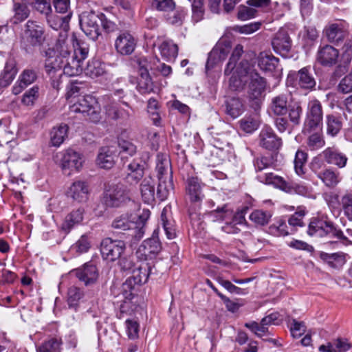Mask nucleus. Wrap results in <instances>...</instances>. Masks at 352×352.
<instances>
[{
  "instance_id": "nucleus-1",
  "label": "nucleus",
  "mask_w": 352,
  "mask_h": 352,
  "mask_svg": "<svg viewBox=\"0 0 352 352\" xmlns=\"http://www.w3.org/2000/svg\"><path fill=\"white\" fill-rule=\"evenodd\" d=\"M346 233L347 236L333 222L323 218H312L307 228V234L311 236L336 239V241L329 242L333 248H338L340 244L352 245V229H346Z\"/></svg>"
},
{
  "instance_id": "nucleus-42",
  "label": "nucleus",
  "mask_w": 352,
  "mask_h": 352,
  "mask_svg": "<svg viewBox=\"0 0 352 352\" xmlns=\"http://www.w3.org/2000/svg\"><path fill=\"white\" fill-rule=\"evenodd\" d=\"M142 197L145 203L150 204L155 199L154 182L151 177H146L140 184Z\"/></svg>"
},
{
  "instance_id": "nucleus-45",
  "label": "nucleus",
  "mask_w": 352,
  "mask_h": 352,
  "mask_svg": "<svg viewBox=\"0 0 352 352\" xmlns=\"http://www.w3.org/2000/svg\"><path fill=\"white\" fill-rule=\"evenodd\" d=\"M84 72L87 76L91 78H95L104 75L106 70L104 63L99 60H94L88 62Z\"/></svg>"
},
{
  "instance_id": "nucleus-29",
  "label": "nucleus",
  "mask_w": 352,
  "mask_h": 352,
  "mask_svg": "<svg viewBox=\"0 0 352 352\" xmlns=\"http://www.w3.org/2000/svg\"><path fill=\"white\" fill-rule=\"evenodd\" d=\"M135 45L133 36L128 32L120 34L115 42L117 52L122 55L131 54L134 51Z\"/></svg>"
},
{
  "instance_id": "nucleus-3",
  "label": "nucleus",
  "mask_w": 352,
  "mask_h": 352,
  "mask_svg": "<svg viewBox=\"0 0 352 352\" xmlns=\"http://www.w3.org/2000/svg\"><path fill=\"white\" fill-rule=\"evenodd\" d=\"M45 32L42 24L34 20H28L24 25L21 36V46L27 52L34 48L41 47L46 40Z\"/></svg>"
},
{
  "instance_id": "nucleus-30",
  "label": "nucleus",
  "mask_w": 352,
  "mask_h": 352,
  "mask_svg": "<svg viewBox=\"0 0 352 352\" xmlns=\"http://www.w3.org/2000/svg\"><path fill=\"white\" fill-rule=\"evenodd\" d=\"M272 45L276 53L286 56L291 49L292 41L286 32L280 31L272 39Z\"/></svg>"
},
{
  "instance_id": "nucleus-56",
  "label": "nucleus",
  "mask_w": 352,
  "mask_h": 352,
  "mask_svg": "<svg viewBox=\"0 0 352 352\" xmlns=\"http://www.w3.org/2000/svg\"><path fill=\"white\" fill-rule=\"evenodd\" d=\"M83 292L78 287L72 286L67 292V302L69 307L76 308L79 300L83 297Z\"/></svg>"
},
{
  "instance_id": "nucleus-39",
  "label": "nucleus",
  "mask_w": 352,
  "mask_h": 352,
  "mask_svg": "<svg viewBox=\"0 0 352 352\" xmlns=\"http://www.w3.org/2000/svg\"><path fill=\"white\" fill-rule=\"evenodd\" d=\"M244 111V105L239 98L232 97L226 101V113L232 118H236Z\"/></svg>"
},
{
  "instance_id": "nucleus-33",
  "label": "nucleus",
  "mask_w": 352,
  "mask_h": 352,
  "mask_svg": "<svg viewBox=\"0 0 352 352\" xmlns=\"http://www.w3.org/2000/svg\"><path fill=\"white\" fill-rule=\"evenodd\" d=\"M84 209L78 208L72 210L65 218L61 226V229L66 233H69L76 226L79 225L83 220Z\"/></svg>"
},
{
  "instance_id": "nucleus-17",
  "label": "nucleus",
  "mask_w": 352,
  "mask_h": 352,
  "mask_svg": "<svg viewBox=\"0 0 352 352\" xmlns=\"http://www.w3.org/2000/svg\"><path fill=\"white\" fill-rule=\"evenodd\" d=\"M258 142L261 147L272 151L279 150L283 144L282 139L268 126H265L260 131Z\"/></svg>"
},
{
  "instance_id": "nucleus-10",
  "label": "nucleus",
  "mask_w": 352,
  "mask_h": 352,
  "mask_svg": "<svg viewBox=\"0 0 352 352\" xmlns=\"http://www.w3.org/2000/svg\"><path fill=\"white\" fill-rule=\"evenodd\" d=\"M150 157L149 152H142L140 157L133 159L128 164L127 175L126 176L128 183L136 184L142 179Z\"/></svg>"
},
{
  "instance_id": "nucleus-20",
  "label": "nucleus",
  "mask_w": 352,
  "mask_h": 352,
  "mask_svg": "<svg viewBox=\"0 0 352 352\" xmlns=\"http://www.w3.org/2000/svg\"><path fill=\"white\" fill-rule=\"evenodd\" d=\"M204 184L197 177H188L186 182V193L192 203L199 204L204 197L202 188Z\"/></svg>"
},
{
  "instance_id": "nucleus-22",
  "label": "nucleus",
  "mask_w": 352,
  "mask_h": 352,
  "mask_svg": "<svg viewBox=\"0 0 352 352\" xmlns=\"http://www.w3.org/2000/svg\"><path fill=\"white\" fill-rule=\"evenodd\" d=\"M322 116V108L320 102L316 99L309 101L305 124L310 128H316L321 124Z\"/></svg>"
},
{
  "instance_id": "nucleus-49",
  "label": "nucleus",
  "mask_w": 352,
  "mask_h": 352,
  "mask_svg": "<svg viewBox=\"0 0 352 352\" xmlns=\"http://www.w3.org/2000/svg\"><path fill=\"white\" fill-rule=\"evenodd\" d=\"M327 133L331 136H336L342 129V124L339 117L334 115H327Z\"/></svg>"
},
{
  "instance_id": "nucleus-13",
  "label": "nucleus",
  "mask_w": 352,
  "mask_h": 352,
  "mask_svg": "<svg viewBox=\"0 0 352 352\" xmlns=\"http://www.w3.org/2000/svg\"><path fill=\"white\" fill-rule=\"evenodd\" d=\"M150 266L148 263L140 262L136 263L135 267L132 270L131 276L129 277L122 285L123 290H131L135 285H142L147 282Z\"/></svg>"
},
{
  "instance_id": "nucleus-35",
  "label": "nucleus",
  "mask_w": 352,
  "mask_h": 352,
  "mask_svg": "<svg viewBox=\"0 0 352 352\" xmlns=\"http://www.w3.org/2000/svg\"><path fill=\"white\" fill-rule=\"evenodd\" d=\"M72 18V13L69 12L65 16H60L56 14H50L46 16V21L50 28L54 30L63 29L67 32L69 29V22Z\"/></svg>"
},
{
  "instance_id": "nucleus-28",
  "label": "nucleus",
  "mask_w": 352,
  "mask_h": 352,
  "mask_svg": "<svg viewBox=\"0 0 352 352\" xmlns=\"http://www.w3.org/2000/svg\"><path fill=\"white\" fill-rule=\"evenodd\" d=\"M89 193V188L87 183L80 180L73 182L67 191L68 197L78 203L87 201Z\"/></svg>"
},
{
  "instance_id": "nucleus-62",
  "label": "nucleus",
  "mask_w": 352,
  "mask_h": 352,
  "mask_svg": "<svg viewBox=\"0 0 352 352\" xmlns=\"http://www.w3.org/2000/svg\"><path fill=\"white\" fill-rule=\"evenodd\" d=\"M341 206L344 215L352 221V194H346L342 197Z\"/></svg>"
},
{
  "instance_id": "nucleus-38",
  "label": "nucleus",
  "mask_w": 352,
  "mask_h": 352,
  "mask_svg": "<svg viewBox=\"0 0 352 352\" xmlns=\"http://www.w3.org/2000/svg\"><path fill=\"white\" fill-rule=\"evenodd\" d=\"M158 178V186L157 188V197L160 200H165L170 192L174 189L173 175Z\"/></svg>"
},
{
  "instance_id": "nucleus-41",
  "label": "nucleus",
  "mask_w": 352,
  "mask_h": 352,
  "mask_svg": "<svg viewBox=\"0 0 352 352\" xmlns=\"http://www.w3.org/2000/svg\"><path fill=\"white\" fill-rule=\"evenodd\" d=\"M12 12H14V14L10 19V22L15 25L25 21L30 14V10L28 6L19 2L14 3Z\"/></svg>"
},
{
  "instance_id": "nucleus-24",
  "label": "nucleus",
  "mask_w": 352,
  "mask_h": 352,
  "mask_svg": "<svg viewBox=\"0 0 352 352\" xmlns=\"http://www.w3.org/2000/svg\"><path fill=\"white\" fill-rule=\"evenodd\" d=\"M76 41V36L72 35L68 38L67 32L63 31L59 34L58 38L55 44L56 50L60 59L65 58L72 55L73 43Z\"/></svg>"
},
{
  "instance_id": "nucleus-61",
  "label": "nucleus",
  "mask_w": 352,
  "mask_h": 352,
  "mask_svg": "<svg viewBox=\"0 0 352 352\" xmlns=\"http://www.w3.org/2000/svg\"><path fill=\"white\" fill-rule=\"evenodd\" d=\"M256 13L257 10L255 8L241 5L238 8L237 17L241 21H246L254 18Z\"/></svg>"
},
{
  "instance_id": "nucleus-53",
  "label": "nucleus",
  "mask_w": 352,
  "mask_h": 352,
  "mask_svg": "<svg viewBox=\"0 0 352 352\" xmlns=\"http://www.w3.org/2000/svg\"><path fill=\"white\" fill-rule=\"evenodd\" d=\"M160 219L167 238L168 239H175L176 236L175 228L173 223L167 218L166 208L162 211Z\"/></svg>"
},
{
  "instance_id": "nucleus-48",
  "label": "nucleus",
  "mask_w": 352,
  "mask_h": 352,
  "mask_svg": "<svg viewBox=\"0 0 352 352\" xmlns=\"http://www.w3.org/2000/svg\"><path fill=\"white\" fill-rule=\"evenodd\" d=\"M325 34L329 41L339 43L344 38L346 33L339 24L333 23L326 28Z\"/></svg>"
},
{
  "instance_id": "nucleus-58",
  "label": "nucleus",
  "mask_w": 352,
  "mask_h": 352,
  "mask_svg": "<svg viewBox=\"0 0 352 352\" xmlns=\"http://www.w3.org/2000/svg\"><path fill=\"white\" fill-rule=\"evenodd\" d=\"M325 144V141L320 133H315L309 136L307 140V145L309 150L316 151Z\"/></svg>"
},
{
  "instance_id": "nucleus-46",
  "label": "nucleus",
  "mask_w": 352,
  "mask_h": 352,
  "mask_svg": "<svg viewBox=\"0 0 352 352\" xmlns=\"http://www.w3.org/2000/svg\"><path fill=\"white\" fill-rule=\"evenodd\" d=\"M208 130L211 136L210 142L214 147L223 150L229 145L227 135L225 133H218L214 127L209 128Z\"/></svg>"
},
{
  "instance_id": "nucleus-26",
  "label": "nucleus",
  "mask_w": 352,
  "mask_h": 352,
  "mask_svg": "<svg viewBox=\"0 0 352 352\" xmlns=\"http://www.w3.org/2000/svg\"><path fill=\"white\" fill-rule=\"evenodd\" d=\"M60 60L63 63L60 65V70L57 72L59 73L58 76H60L62 72L67 76H78L82 72L80 59L76 58V56L71 55Z\"/></svg>"
},
{
  "instance_id": "nucleus-54",
  "label": "nucleus",
  "mask_w": 352,
  "mask_h": 352,
  "mask_svg": "<svg viewBox=\"0 0 352 352\" xmlns=\"http://www.w3.org/2000/svg\"><path fill=\"white\" fill-rule=\"evenodd\" d=\"M302 113V109L299 102H292L288 108V115L290 122L294 125H299L300 123V117Z\"/></svg>"
},
{
  "instance_id": "nucleus-52",
  "label": "nucleus",
  "mask_w": 352,
  "mask_h": 352,
  "mask_svg": "<svg viewBox=\"0 0 352 352\" xmlns=\"http://www.w3.org/2000/svg\"><path fill=\"white\" fill-rule=\"evenodd\" d=\"M272 217L270 212L262 210H256L250 215V219L254 223L259 226H265L267 224Z\"/></svg>"
},
{
  "instance_id": "nucleus-27",
  "label": "nucleus",
  "mask_w": 352,
  "mask_h": 352,
  "mask_svg": "<svg viewBox=\"0 0 352 352\" xmlns=\"http://www.w3.org/2000/svg\"><path fill=\"white\" fill-rule=\"evenodd\" d=\"M117 157L116 151L114 149L104 146L100 148L96 162L100 168L110 169L114 166Z\"/></svg>"
},
{
  "instance_id": "nucleus-37",
  "label": "nucleus",
  "mask_w": 352,
  "mask_h": 352,
  "mask_svg": "<svg viewBox=\"0 0 352 352\" xmlns=\"http://www.w3.org/2000/svg\"><path fill=\"white\" fill-rule=\"evenodd\" d=\"M162 250L161 243L159 239L155 238H149L144 241L139 248V252L146 256L152 257L157 254Z\"/></svg>"
},
{
  "instance_id": "nucleus-32",
  "label": "nucleus",
  "mask_w": 352,
  "mask_h": 352,
  "mask_svg": "<svg viewBox=\"0 0 352 352\" xmlns=\"http://www.w3.org/2000/svg\"><path fill=\"white\" fill-rule=\"evenodd\" d=\"M36 79V74L32 69H25L19 76L18 80L12 87V93L14 95L19 94L28 85L33 83Z\"/></svg>"
},
{
  "instance_id": "nucleus-47",
  "label": "nucleus",
  "mask_w": 352,
  "mask_h": 352,
  "mask_svg": "<svg viewBox=\"0 0 352 352\" xmlns=\"http://www.w3.org/2000/svg\"><path fill=\"white\" fill-rule=\"evenodd\" d=\"M68 126L67 124H61L58 127H54L50 133L51 144L54 146H59L67 135Z\"/></svg>"
},
{
  "instance_id": "nucleus-4",
  "label": "nucleus",
  "mask_w": 352,
  "mask_h": 352,
  "mask_svg": "<svg viewBox=\"0 0 352 352\" xmlns=\"http://www.w3.org/2000/svg\"><path fill=\"white\" fill-rule=\"evenodd\" d=\"M258 180L267 185H272L287 193L297 194L306 196L309 191L308 188L300 183L292 180H285L283 177L276 175L273 173H268L257 176Z\"/></svg>"
},
{
  "instance_id": "nucleus-51",
  "label": "nucleus",
  "mask_w": 352,
  "mask_h": 352,
  "mask_svg": "<svg viewBox=\"0 0 352 352\" xmlns=\"http://www.w3.org/2000/svg\"><path fill=\"white\" fill-rule=\"evenodd\" d=\"M239 124L242 131L248 133H251L258 129L259 121L254 117L245 116L239 120Z\"/></svg>"
},
{
  "instance_id": "nucleus-11",
  "label": "nucleus",
  "mask_w": 352,
  "mask_h": 352,
  "mask_svg": "<svg viewBox=\"0 0 352 352\" xmlns=\"http://www.w3.org/2000/svg\"><path fill=\"white\" fill-rule=\"evenodd\" d=\"M125 249V242L122 240H113L111 238H106L100 243V252L102 258L111 262L121 258Z\"/></svg>"
},
{
  "instance_id": "nucleus-64",
  "label": "nucleus",
  "mask_w": 352,
  "mask_h": 352,
  "mask_svg": "<svg viewBox=\"0 0 352 352\" xmlns=\"http://www.w3.org/2000/svg\"><path fill=\"white\" fill-rule=\"evenodd\" d=\"M352 60V43L346 41L342 47V54L340 58V63L349 67Z\"/></svg>"
},
{
  "instance_id": "nucleus-6",
  "label": "nucleus",
  "mask_w": 352,
  "mask_h": 352,
  "mask_svg": "<svg viewBox=\"0 0 352 352\" xmlns=\"http://www.w3.org/2000/svg\"><path fill=\"white\" fill-rule=\"evenodd\" d=\"M73 102L69 107L70 112L81 113L94 122L99 121L100 118L99 107L94 97L90 95L81 96Z\"/></svg>"
},
{
  "instance_id": "nucleus-14",
  "label": "nucleus",
  "mask_w": 352,
  "mask_h": 352,
  "mask_svg": "<svg viewBox=\"0 0 352 352\" xmlns=\"http://www.w3.org/2000/svg\"><path fill=\"white\" fill-rule=\"evenodd\" d=\"M320 167V162L318 158H314L311 163L312 170L317 174V177L321 179L322 183L329 188H335L341 181L340 173L331 168H327L317 173Z\"/></svg>"
},
{
  "instance_id": "nucleus-34",
  "label": "nucleus",
  "mask_w": 352,
  "mask_h": 352,
  "mask_svg": "<svg viewBox=\"0 0 352 352\" xmlns=\"http://www.w3.org/2000/svg\"><path fill=\"white\" fill-rule=\"evenodd\" d=\"M279 59L267 52H261L258 57V66L265 72H273L278 67Z\"/></svg>"
},
{
  "instance_id": "nucleus-5",
  "label": "nucleus",
  "mask_w": 352,
  "mask_h": 352,
  "mask_svg": "<svg viewBox=\"0 0 352 352\" xmlns=\"http://www.w3.org/2000/svg\"><path fill=\"white\" fill-rule=\"evenodd\" d=\"M250 80L248 90V98L251 107L258 110L262 104L263 94L267 86L266 80L254 69H250L248 76Z\"/></svg>"
},
{
  "instance_id": "nucleus-60",
  "label": "nucleus",
  "mask_w": 352,
  "mask_h": 352,
  "mask_svg": "<svg viewBox=\"0 0 352 352\" xmlns=\"http://www.w3.org/2000/svg\"><path fill=\"white\" fill-rule=\"evenodd\" d=\"M31 6L45 17L52 11L50 0H34Z\"/></svg>"
},
{
  "instance_id": "nucleus-16",
  "label": "nucleus",
  "mask_w": 352,
  "mask_h": 352,
  "mask_svg": "<svg viewBox=\"0 0 352 352\" xmlns=\"http://www.w3.org/2000/svg\"><path fill=\"white\" fill-rule=\"evenodd\" d=\"M250 64L248 61H241L230 79V88L234 91H241L248 82L250 73Z\"/></svg>"
},
{
  "instance_id": "nucleus-50",
  "label": "nucleus",
  "mask_w": 352,
  "mask_h": 352,
  "mask_svg": "<svg viewBox=\"0 0 352 352\" xmlns=\"http://www.w3.org/2000/svg\"><path fill=\"white\" fill-rule=\"evenodd\" d=\"M159 103L153 98H151L148 101L147 111L153 120V124L160 126L161 123V118L159 114Z\"/></svg>"
},
{
  "instance_id": "nucleus-2",
  "label": "nucleus",
  "mask_w": 352,
  "mask_h": 352,
  "mask_svg": "<svg viewBox=\"0 0 352 352\" xmlns=\"http://www.w3.org/2000/svg\"><path fill=\"white\" fill-rule=\"evenodd\" d=\"M151 215L148 209H143L141 213L138 214L137 220L131 214L124 213L116 217L112 221L111 226L115 229L126 231L125 239L131 244H133L141 240L146 231V222Z\"/></svg>"
},
{
  "instance_id": "nucleus-59",
  "label": "nucleus",
  "mask_w": 352,
  "mask_h": 352,
  "mask_svg": "<svg viewBox=\"0 0 352 352\" xmlns=\"http://www.w3.org/2000/svg\"><path fill=\"white\" fill-rule=\"evenodd\" d=\"M186 16V10L182 8H177L173 14L168 15L166 21L172 25L180 26Z\"/></svg>"
},
{
  "instance_id": "nucleus-57",
  "label": "nucleus",
  "mask_w": 352,
  "mask_h": 352,
  "mask_svg": "<svg viewBox=\"0 0 352 352\" xmlns=\"http://www.w3.org/2000/svg\"><path fill=\"white\" fill-rule=\"evenodd\" d=\"M269 232L275 236H287L292 233L287 230V226L285 221L278 219L275 223L269 227Z\"/></svg>"
},
{
  "instance_id": "nucleus-63",
  "label": "nucleus",
  "mask_w": 352,
  "mask_h": 352,
  "mask_svg": "<svg viewBox=\"0 0 352 352\" xmlns=\"http://www.w3.org/2000/svg\"><path fill=\"white\" fill-rule=\"evenodd\" d=\"M338 91L342 94H349L352 92V72L346 75L339 82Z\"/></svg>"
},
{
  "instance_id": "nucleus-21",
  "label": "nucleus",
  "mask_w": 352,
  "mask_h": 352,
  "mask_svg": "<svg viewBox=\"0 0 352 352\" xmlns=\"http://www.w3.org/2000/svg\"><path fill=\"white\" fill-rule=\"evenodd\" d=\"M320 156L328 164L343 168L346 166L348 157L336 147H327L320 154Z\"/></svg>"
},
{
  "instance_id": "nucleus-8",
  "label": "nucleus",
  "mask_w": 352,
  "mask_h": 352,
  "mask_svg": "<svg viewBox=\"0 0 352 352\" xmlns=\"http://www.w3.org/2000/svg\"><path fill=\"white\" fill-rule=\"evenodd\" d=\"M287 85L309 91L314 89L316 82L311 67H305L298 72L290 71L287 75Z\"/></svg>"
},
{
  "instance_id": "nucleus-36",
  "label": "nucleus",
  "mask_w": 352,
  "mask_h": 352,
  "mask_svg": "<svg viewBox=\"0 0 352 352\" xmlns=\"http://www.w3.org/2000/svg\"><path fill=\"white\" fill-rule=\"evenodd\" d=\"M157 177H170L172 175L171 164L168 156L166 154L158 153L156 157V167Z\"/></svg>"
},
{
  "instance_id": "nucleus-15",
  "label": "nucleus",
  "mask_w": 352,
  "mask_h": 352,
  "mask_svg": "<svg viewBox=\"0 0 352 352\" xmlns=\"http://www.w3.org/2000/svg\"><path fill=\"white\" fill-rule=\"evenodd\" d=\"M84 161L82 153L69 148L61 153L60 166L63 171L69 170L67 174L70 175L72 171L79 170L82 167Z\"/></svg>"
},
{
  "instance_id": "nucleus-44",
  "label": "nucleus",
  "mask_w": 352,
  "mask_h": 352,
  "mask_svg": "<svg viewBox=\"0 0 352 352\" xmlns=\"http://www.w3.org/2000/svg\"><path fill=\"white\" fill-rule=\"evenodd\" d=\"M159 50L162 56L166 60L174 59L177 56V45L170 40L164 41L159 46Z\"/></svg>"
},
{
  "instance_id": "nucleus-25",
  "label": "nucleus",
  "mask_w": 352,
  "mask_h": 352,
  "mask_svg": "<svg viewBox=\"0 0 352 352\" xmlns=\"http://www.w3.org/2000/svg\"><path fill=\"white\" fill-rule=\"evenodd\" d=\"M45 58V70L50 77H55L56 73L60 70V65L63 63L56 54L54 49L49 47L42 52Z\"/></svg>"
},
{
  "instance_id": "nucleus-9",
  "label": "nucleus",
  "mask_w": 352,
  "mask_h": 352,
  "mask_svg": "<svg viewBox=\"0 0 352 352\" xmlns=\"http://www.w3.org/2000/svg\"><path fill=\"white\" fill-rule=\"evenodd\" d=\"M100 16L99 11H85L79 15L80 26L82 32L91 40L96 41L100 35Z\"/></svg>"
},
{
  "instance_id": "nucleus-19",
  "label": "nucleus",
  "mask_w": 352,
  "mask_h": 352,
  "mask_svg": "<svg viewBox=\"0 0 352 352\" xmlns=\"http://www.w3.org/2000/svg\"><path fill=\"white\" fill-rule=\"evenodd\" d=\"M86 286L91 285L96 283L99 274L97 267L92 263H85L82 267L72 272Z\"/></svg>"
},
{
  "instance_id": "nucleus-40",
  "label": "nucleus",
  "mask_w": 352,
  "mask_h": 352,
  "mask_svg": "<svg viewBox=\"0 0 352 352\" xmlns=\"http://www.w3.org/2000/svg\"><path fill=\"white\" fill-rule=\"evenodd\" d=\"M18 69L13 61H8L6 63L4 69L0 76V87L8 86L15 78Z\"/></svg>"
},
{
  "instance_id": "nucleus-7",
  "label": "nucleus",
  "mask_w": 352,
  "mask_h": 352,
  "mask_svg": "<svg viewBox=\"0 0 352 352\" xmlns=\"http://www.w3.org/2000/svg\"><path fill=\"white\" fill-rule=\"evenodd\" d=\"M138 63V85L137 90L141 94H148L154 91V83L150 74L153 64L145 57L139 58Z\"/></svg>"
},
{
  "instance_id": "nucleus-55",
  "label": "nucleus",
  "mask_w": 352,
  "mask_h": 352,
  "mask_svg": "<svg viewBox=\"0 0 352 352\" xmlns=\"http://www.w3.org/2000/svg\"><path fill=\"white\" fill-rule=\"evenodd\" d=\"M307 160V153L301 150H298L294 159V169L298 175H302L305 173V166Z\"/></svg>"
},
{
  "instance_id": "nucleus-12",
  "label": "nucleus",
  "mask_w": 352,
  "mask_h": 352,
  "mask_svg": "<svg viewBox=\"0 0 352 352\" xmlns=\"http://www.w3.org/2000/svg\"><path fill=\"white\" fill-rule=\"evenodd\" d=\"M130 200L129 192L120 184L110 186L104 195V202L109 207H119Z\"/></svg>"
},
{
  "instance_id": "nucleus-43",
  "label": "nucleus",
  "mask_w": 352,
  "mask_h": 352,
  "mask_svg": "<svg viewBox=\"0 0 352 352\" xmlns=\"http://www.w3.org/2000/svg\"><path fill=\"white\" fill-rule=\"evenodd\" d=\"M62 344L60 337H51L36 347V352H60Z\"/></svg>"
},
{
  "instance_id": "nucleus-18",
  "label": "nucleus",
  "mask_w": 352,
  "mask_h": 352,
  "mask_svg": "<svg viewBox=\"0 0 352 352\" xmlns=\"http://www.w3.org/2000/svg\"><path fill=\"white\" fill-rule=\"evenodd\" d=\"M231 50L229 42H219L209 53L206 64V69L209 70L216 64L225 60Z\"/></svg>"
},
{
  "instance_id": "nucleus-23",
  "label": "nucleus",
  "mask_w": 352,
  "mask_h": 352,
  "mask_svg": "<svg viewBox=\"0 0 352 352\" xmlns=\"http://www.w3.org/2000/svg\"><path fill=\"white\" fill-rule=\"evenodd\" d=\"M292 102L286 94H279L273 97L269 105V113L275 116H283L288 112Z\"/></svg>"
},
{
  "instance_id": "nucleus-31",
  "label": "nucleus",
  "mask_w": 352,
  "mask_h": 352,
  "mask_svg": "<svg viewBox=\"0 0 352 352\" xmlns=\"http://www.w3.org/2000/svg\"><path fill=\"white\" fill-rule=\"evenodd\" d=\"M338 55V51L336 48L326 45L318 50L317 60L324 66H331L336 63Z\"/></svg>"
}]
</instances>
